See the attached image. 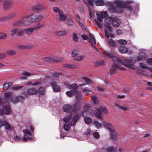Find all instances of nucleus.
<instances>
[{
  "label": "nucleus",
  "mask_w": 152,
  "mask_h": 152,
  "mask_svg": "<svg viewBox=\"0 0 152 152\" xmlns=\"http://www.w3.org/2000/svg\"><path fill=\"white\" fill-rule=\"evenodd\" d=\"M105 58H111L114 62V64H112V68L110 70V72L111 74L116 73V69L120 70H125V69L124 67L120 66L122 65H124L130 69H134V68L131 66L134 64L133 61L124 59L122 62L116 57L113 56L112 54H107L105 52Z\"/></svg>",
  "instance_id": "1"
},
{
  "label": "nucleus",
  "mask_w": 152,
  "mask_h": 152,
  "mask_svg": "<svg viewBox=\"0 0 152 152\" xmlns=\"http://www.w3.org/2000/svg\"><path fill=\"white\" fill-rule=\"evenodd\" d=\"M115 7H112L109 8L108 11L112 13L119 12L120 13L124 12V10H126V12H129L130 13H134V8L131 5H128L125 7V4L124 2L120 0H116L114 2Z\"/></svg>",
  "instance_id": "2"
},
{
  "label": "nucleus",
  "mask_w": 152,
  "mask_h": 152,
  "mask_svg": "<svg viewBox=\"0 0 152 152\" xmlns=\"http://www.w3.org/2000/svg\"><path fill=\"white\" fill-rule=\"evenodd\" d=\"M72 114L70 113L63 118L64 121L65 122L64 127L66 131L70 129L71 125L73 126L75 124L79 117V115H76L72 119Z\"/></svg>",
  "instance_id": "3"
},
{
  "label": "nucleus",
  "mask_w": 152,
  "mask_h": 152,
  "mask_svg": "<svg viewBox=\"0 0 152 152\" xmlns=\"http://www.w3.org/2000/svg\"><path fill=\"white\" fill-rule=\"evenodd\" d=\"M33 14L22 16L18 21L15 22L14 26H21L23 25H28L31 24L33 21L32 19Z\"/></svg>",
  "instance_id": "4"
},
{
  "label": "nucleus",
  "mask_w": 152,
  "mask_h": 152,
  "mask_svg": "<svg viewBox=\"0 0 152 152\" xmlns=\"http://www.w3.org/2000/svg\"><path fill=\"white\" fill-rule=\"evenodd\" d=\"M105 128L107 129L110 132V139L113 141L118 139V136L112 126L109 123L105 122Z\"/></svg>",
  "instance_id": "5"
},
{
  "label": "nucleus",
  "mask_w": 152,
  "mask_h": 152,
  "mask_svg": "<svg viewBox=\"0 0 152 152\" xmlns=\"http://www.w3.org/2000/svg\"><path fill=\"white\" fill-rule=\"evenodd\" d=\"M97 21L96 23L100 28H102L103 21L102 19L104 18V12L98 11L96 13Z\"/></svg>",
  "instance_id": "6"
},
{
  "label": "nucleus",
  "mask_w": 152,
  "mask_h": 152,
  "mask_svg": "<svg viewBox=\"0 0 152 152\" xmlns=\"http://www.w3.org/2000/svg\"><path fill=\"white\" fill-rule=\"evenodd\" d=\"M68 88L69 89H73L74 90V95L77 99H80L81 97V95L80 93L77 91V89L78 87L76 83H73L72 85H69L68 84Z\"/></svg>",
  "instance_id": "7"
},
{
  "label": "nucleus",
  "mask_w": 152,
  "mask_h": 152,
  "mask_svg": "<svg viewBox=\"0 0 152 152\" xmlns=\"http://www.w3.org/2000/svg\"><path fill=\"white\" fill-rule=\"evenodd\" d=\"M11 112L10 107L9 103L8 102H6L4 103L2 110L0 109V114H2L3 113L8 115Z\"/></svg>",
  "instance_id": "8"
},
{
  "label": "nucleus",
  "mask_w": 152,
  "mask_h": 152,
  "mask_svg": "<svg viewBox=\"0 0 152 152\" xmlns=\"http://www.w3.org/2000/svg\"><path fill=\"white\" fill-rule=\"evenodd\" d=\"M23 132L24 133V136L21 140L26 142L29 139H32L33 135L30 132L24 129H23Z\"/></svg>",
  "instance_id": "9"
},
{
  "label": "nucleus",
  "mask_w": 152,
  "mask_h": 152,
  "mask_svg": "<svg viewBox=\"0 0 152 152\" xmlns=\"http://www.w3.org/2000/svg\"><path fill=\"white\" fill-rule=\"evenodd\" d=\"M112 30V27L110 26H107L105 28V36L108 39H110V37H114V35L111 33Z\"/></svg>",
  "instance_id": "10"
},
{
  "label": "nucleus",
  "mask_w": 152,
  "mask_h": 152,
  "mask_svg": "<svg viewBox=\"0 0 152 152\" xmlns=\"http://www.w3.org/2000/svg\"><path fill=\"white\" fill-rule=\"evenodd\" d=\"M97 111L91 110H90V112L91 113H94V115L96 117L99 118H102L101 111H103L104 110V108L103 107H100L99 109H97Z\"/></svg>",
  "instance_id": "11"
},
{
  "label": "nucleus",
  "mask_w": 152,
  "mask_h": 152,
  "mask_svg": "<svg viewBox=\"0 0 152 152\" xmlns=\"http://www.w3.org/2000/svg\"><path fill=\"white\" fill-rule=\"evenodd\" d=\"M4 126L5 129L9 130L12 131L13 129V127L10 124L5 121H1L0 120V128Z\"/></svg>",
  "instance_id": "12"
},
{
  "label": "nucleus",
  "mask_w": 152,
  "mask_h": 152,
  "mask_svg": "<svg viewBox=\"0 0 152 152\" xmlns=\"http://www.w3.org/2000/svg\"><path fill=\"white\" fill-rule=\"evenodd\" d=\"M90 39H88V42L91 45V46L96 50L98 52L99 50L94 45L96 44V39L94 36L91 34H89Z\"/></svg>",
  "instance_id": "13"
},
{
  "label": "nucleus",
  "mask_w": 152,
  "mask_h": 152,
  "mask_svg": "<svg viewBox=\"0 0 152 152\" xmlns=\"http://www.w3.org/2000/svg\"><path fill=\"white\" fill-rule=\"evenodd\" d=\"M105 23L108 24L107 25H105V28H106L107 26H110V25L112 24L114 18L111 16H108V15L107 14V12L106 11H105Z\"/></svg>",
  "instance_id": "14"
},
{
  "label": "nucleus",
  "mask_w": 152,
  "mask_h": 152,
  "mask_svg": "<svg viewBox=\"0 0 152 152\" xmlns=\"http://www.w3.org/2000/svg\"><path fill=\"white\" fill-rule=\"evenodd\" d=\"M50 84L52 87L54 91L56 92H59L61 91V88L59 86L57 85V82L53 80L50 83Z\"/></svg>",
  "instance_id": "15"
},
{
  "label": "nucleus",
  "mask_w": 152,
  "mask_h": 152,
  "mask_svg": "<svg viewBox=\"0 0 152 152\" xmlns=\"http://www.w3.org/2000/svg\"><path fill=\"white\" fill-rule=\"evenodd\" d=\"M23 99V97L21 96H13L11 99V102L13 103L16 104L18 102L21 101Z\"/></svg>",
  "instance_id": "16"
},
{
  "label": "nucleus",
  "mask_w": 152,
  "mask_h": 152,
  "mask_svg": "<svg viewBox=\"0 0 152 152\" xmlns=\"http://www.w3.org/2000/svg\"><path fill=\"white\" fill-rule=\"evenodd\" d=\"M64 111L66 112H71L72 111V107L70 104H65L63 107Z\"/></svg>",
  "instance_id": "17"
},
{
  "label": "nucleus",
  "mask_w": 152,
  "mask_h": 152,
  "mask_svg": "<svg viewBox=\"0 0 152 152\" xmlns=\"http://www.w3.org/2000/svg\"><path fill=\"white\" fill-rule=\"evenodd\" d=\"M38 92V91L33 88H30L28 89L26 91L27 94L32 95L36 94Z\"/></svg>",
  "instance_id": "18"
},
{
  "label": "nucleus",
  "mask_w": 152,
  "mask_h": 152,
  "mask_svg": "<svg viewBox=\"0 0 152 152\" xmlns=\"http://www.w3.org/2000/svg\"><path fill=\"white\" fill-rule=\"evenodd\" d=\"M58 16L59 18V20L61 21H64L66 19V15L64 14L63 12H59Z\"/></svg>",
  "instance_id": "19"
},
{
  "label": "nucleus",
  "mask_w": 152,
  "mask_h": 152,
  "mask_svg": "<svg viewBox=\"0 0 152 152\" xmlns=\"http://www.w3.org/2000/svg\"><path fill=\"white\" fill-rule=\"evenodd\" d=\"M113 26L114 27H117L119 26L121 23L120 21L116 18H114L113 21Z\"/></svg>",
  "instance_id": "20"
},
{
  "label": "nucleus",
  "mask_w": 152,
  "mask_h": 152,
  "mask_svg": "<svg viewBox=\"0 0 152 152\" xmlns=\"http://www.w3.org/2000/svg\"><path fill=\"white\" fill-rule=\"evenodd\" d=\"M118 50L121 53H125L128 51L127 48L125 46H121L119 48Z\"/></svg>",
  "instance_id": "21"
},
{
  "label": "nucleus",
  "mask_w": 152,
  "mask_h": 152,
  "mask_svg": "<svg viewBox=\"0 0 152 152\" xmlns=\"http://www.w3.org/2000/svg\"><path fill=\"white\" fill-rule=\"evenodd\" d=\"M80 105L79 103H76L75 104L73 107L72 108V111L75 112L77 110H80Z\"/></svg>",
  "instance_id": "22"
},
{
  "label": "nucleus",
  "mask_w": 152,
  "mask_h": 152,
  "mask_svg": "<svg viewBox=\"0 0 152 152\" xmlns=\"http://www.w3.org/2000/svg\"><path fill=\"white\" fill-rule=\"evenodd\" d=\"M106 151L108 152H116L117 149L116 147L112 146L105 148Z\"/></svg>",
  "instance_id": "23"
},
{
  "label": "nucleus",
  "mask_w": 152,
  "mask_h": 152,
  "mask_svg": "<svg viewBox=\"0 0 152 152\" xmlns=\"http://www.w3.org/2000/svg\"><path fill=\"white\" fill-rule=\"evenodd\" d=\"M67 33V31H56L55 34L58 36H62L65 35Z\"/></svg>",
  "instance_id": "24"
},
{
  "label": "nucleus",
  "mask_w": 152,
  "mask_h": 152,
  "mask_svg": "<svg viewBox=\"0 0 152 152\" xmlns=\"http://www.w3.org/2000/svg\"><path fill=\"white\" fill-rule=\"evenodd\" d=\"M44 8L43 6L42 5L38 4L33 7V9L34 10H41L43 9Z\"/></svg>",
  "instance_id": "25"
},
{
  "label": "nucleus",
  "mask_w": 152,
  "mask_h": 152,
  "mask_svg": "<svg viewBox=\"0 0 152 152\" xmlns=\"http://www.w3.org/2000/svg\"><path fill=\"white\" fill-rule=\"evenodd\" d=\"M72 39L75 42H77L78 41L79 38L78 37L77 33L76 32H74L73 33Z\"/></svg>",
  "instance_id": "26"
},
{
  "label": "nucleus",
  "mask_w": 152,
  "mask_h": 152,
  "mask_svg": "<svg viewBox=\"0 0 152 152\" xmlns=\"http://www.w3.org/2000/svg\"><path fill=\"white\" fill-rule=\"evenodd\" d=\"M34 29V28H30L26 29H24V31L26 34L29 35L33 33Z\"/></svg>",
  "instance_id": "27"
},
{
  "label": "nucleus",
  "mask_w": 152,
  "mask_h": 152,
  "mask_svg": "<svg viewBox=\"0 0 152 152\" xmlns=\"http://www.w3.org/2000/svg\"><path fill=\"white\" fill-rule=\"evenodd\" d=\"M20 74L22 75H24L26 76H30L34 75V74L33 73H30L26 71H23L22 72L20 73Z\"/></svg>",
  "instance_id": "28"
},
{
  "label": "nucleus",
  "mask_w": 152,
  "mask_h": 152,
  "mask_svg": "<svg viewBox=\"0 0 152 152\" xmlns=\"http://www.w3.org/2000/svg\"><path fill=\"white\" fill-rule=\"evenodd\" d=\"M12 82L8 83H4L3 86V89L4 90H6L8 89L12 85Z\"/></svg>",
  "instance_id": "29"
},
{
  "label": "nucleus",
  "mask_w": 152,
  "mask_h": 152,
  "mask_svg": "<svg viewBox=\"0 0 152 152\" xmlns=\"http://www.w3.org/2000/svg\"><path fill=\"white\" fill-rule=\"evenodd\" d=\"M72 90L68 91L66 92V94L69 97H71L73 96L74 94V91L73 89H71Z\"/></svg>",
  "instance_id": "30"
},
{
  "label": "nucleus",
  "mask_w": 152,
  "mask_h": 152,
  "mask_svg": "<svg viewBox=\"0 0 152 152\" xmlns=\"http://www.w3.org/2000/svg\"><path fill=\"white\" fill-rule=\"evenodd\" d=\"M108 43L109 45H111L112 46L114 47L115 46L116 44L115 42L111 38L108 39Z\"/></svg>",
  "instance_id": "31"
},
{
  "label": "nucleus",
  "mask_w": 152,
  "mask_h": 152,
  "mask_svg": "<svg viewBox=\"0 0 152 152\" xmlns=\"http://www.w3.org/2000/svg\"><path fill=\"white\" fill-rule=\"evenodd\" d=\"M88 10L90 17L91 18H93L94 15V12L93 11V10L90 7H89L88 5Z\"/></svg>",
  "instance_id": "32"
},
{
  "label": "nucleus",
  "mask_w": 152,
  "mask_h": 152,
  "mask_svg": "<svg viewBox=\"0 0 152 152\" xmlns=\"http://www.w3.org/2000/svg\"><path fill=\"white\" fill-rule=\"evenodd\" d=\"M39 93L41 94L45 95V90L44 87H40L39 89Z\"/></svg>",
  "instance_id": "33"
},
{
  "label": "nucleus",
  "mask_w": 152,
  "mask_h": 152,
  "mask_svg": "<svg viewBox=\"0 0 152 152\" xmlns=\"http://www.w3.org/2000/svg\"><path fill=\"white\" fill-rule=\"evenodd\" d=\"M94 124L95 126L97 129L100 128L102 126V124L97 121H95L94 122Z\"/></svg>",
  "instance_id": "34"
},
{
  "label": "nucleus",
  "mask_w": 152,
  "mask_h": 152,
  "mask_svg": "<svg viewBox=\"0 0 152 152\" xmlns=\"http://www.w3.org/2000/svg\"><path fill=\"white\" fill-rule=\"evenodd\" d=\"M95 4L97 6L102 5L104 4L103 1L102 0H97L96 1Z\"/></svg>",
  "instance_id": "35"
},
{
  "label": "nucleus",
  "mask_w": 152,
  "mask_h": 152,
  "mask_svg": "<svg viewBox=\"0 0 152 152\" xmlns=\"http://www.w3.org/2000/svg\"><path fill=\"white\" fill-rule=\"evenodd\" d=\"M84 120L86 123L87 124H90L92 121L91 118L89 117H85L84 118Z\"/></svg>",
  "instance_id": "36"
},
{
  "label": "nucleus",
  "mask_w": 152,
  "mask_h": 152,
  "mask_svg": "<svg viewBox=\"0 0 152 152\" xmlns=\"http://www.w3.org/2000/svg\"><path fill=\"white\" fill-rule=\"evenodd\" d=\"M85 58V56L84 55L80 56H77L74 58V60L77 61H80Z\"/></svg>",
  "instance_id": "37"
},
{
  "label": "nucleus",
  "mask_w": 152,
  "mask_h": 152,
  "mask_svg": "<svg viewBox=\"0 0 152 152\" xmlns=\"http://www.w3.org/2000/svg\"><path fill=\"white\" fill-rule=\"evenodd\" d=\"M83 1L85 4H88V5L89 7H90L89 4L90 5V6H92L94 3L93 1L92 0H87V1L86 0H83Z\"/></svg>",
  "instance_id": "38"
},
{
  "label": "nucleus",
  "mask_w": 152,
  "mask_h": 152,
  "mask_svg": "<svg viewBox=\"0 0 152 152\" xmlns=\"http://www.w3.org/2000/svg\"><path fill=\"white\" fill-rule=\"evenodd\" d=\"M18 28H15L12 30L10 32V35L12 36L15 35L17 33Z\"/></svg>",
  "instance_id": "39"
},
{
  "label": "nucleus",
  "mask_w": 152,
  "mask_h": 152,
  "mask_svg": "<svg viewBox=\"0 0 152 152\" xmlns=\"http://www.w3.org/2000/svg\"><path fill=\"white\" fill-rule=\"evenodd\" d=\"M43 18L42 15L36 16L34 18V20L36 21H39L42 20Z\"/></svg>",
  "instance_id": "40"
},
{
  "label": "nucleus",
  "mask_w": 152,
  "mask_h": 152,
  "mask_svg": "<svg viewBox=\"0 0 152 152\" xmlns=\"http://www.w3.org/2000/svg\"><path fill=\"white\" fill-rule=\"evenodd\" d=\"M16 13L15 12H13L10 13L8 16H7L8 19H12L16 16Z\"/></svg>",
  "instance_id": "41"
},
{
  "label": "nucleus",
  "mask_w": 152,
  "mask_h": 152,
  "mask_svg": "<svg viewBox=\"0 0 152 152\" xmlns=\"http://www.w3.org/2000/svg\"><path fill=\"white\" fill-rule=\"evenodd\" d=\"M93 135L94 138L96 139H99L100 137V135L99 133L96 132H94Z\"/></svg>",
  "instance_id": "42"
},
{
  "label": "nucleus",
  "mask_w": 152,
  "mask_h": 152,
  "mask_svg": "<svg viewBox=\"0 0 152 152\" xmlns=\"http://www.w3.org/2000/svg\"><path fill=\"white\" fill-rule=\"evenodd\" d=\"M44 26V25L43 24L38 23L34 27V28L36 30H37L39 28H41Z\"/></svg>",
  "instance_id": "43"
},
{
  "label": "nucleus",
  "mask_w": 152,
  "mask_h": 152,
  "mask_svg": "<svg viewBox=\"0 0 152 152\" xmlns=\"http://www.w3.org/2000/svg\"><path fill=\"white\" fill-rule=\"evenodd\" d=\"M91 98L94 104L96 105V104L97 102V99L96 97L95 96H92Z\"/></svg>",
  "instance_id": "44"
},
{
  "label": "nucleus",
  "mask_w": 152,
  "mask_h": 152,
  "mask_svg": "<svg viewBox=\"0 0 152 152\" xmlns=\"http://www.w3.org/2000/svg\"><path fill=\"white\" fill-rule=\"evenodd\" d=\"M79 52L78 50H74L72 52V56L75 57L79 54Z\"/></svg>",
  "instance_id": "45"
},
{
  "label": "nucleus",
  "mask_w": 152,
  "mask_h": 152,
  "mask_svg": "<svg viewBox=\"0 0 152 152\" xmlns=\"http://www.w3.org/2000/svg\"><path fill=\"white\" fill-rule=\"evenodd\" d=\"M83 79L87 83L90 84L92 83V81L90 79H88L86 77H83Z\"/></svg>",
  "instance_id": "46"
},
{
  "label": "nucleus",
  "mask_w": 152,
  "mask_h": 152,
  "mask_svg": "<svg viewBox=\"0 0 152 152\" xmlns=\"http://www.w3.org/2000/svg\"><path fill=\"white\" fill-rule=\"evenodd\" d=\"M7 37L6 34L3 33H0V39H5Z\"/></svg>",
  "instance_id": "47"
},
{
  "label": "nucleus",
  "mask_w": 152,
  "mask_h": 152,
  "mask_svg": "<svg viewBox=\"0 0 152 152\" xmlns=\"http://www.w3.org/2000/svg\"><path fill=\"white\" fill-rule=\"evenodd\" d=\"M118 43L120 44H123L124 45H126L127 43V41L125 40L124 39H119L118 42Z\"/></svg>",
  "instance_id": "48"
},
{
  "label": "nucleus",
  "mask_w": 152,
  "mask_h": 152,
  "mask_svg": "<svg viewBox=\"0 0 152 152\" xmlns=\"http://www.w3.org/2000/svg\"><path fill=\"white\" fill-rule=\"evenodd\" d=\"M24 31L23 29H20L18 30V35L20 36H22L24 32Z\"/></svg>",
  "instance_id": "49"
},
{
  "label": "nucleus",
  "mask_w": 152,
  "mask_h": 152,
  "mask_svg": "<svg viewBox=\"0 0 152 152\" xmlns=\"http://www.w3.org/2000/svg\"><path fill=\"white\" fill-rule=\"evenodd\" d=\"M15 52L12 50H9L7 52V53L10 55H13L15 54Z\"/></svg>",
  "instance_id": "50"
},
{
  "label": "nucleus",
  "mask_w": 152,
  "mask_h": 152,
  "mask_svg": "<svg viewBox=\"0 0 152 152\" xmlns=\"http://www.w3.org/2000/svg\"><path fill=\"white\" fill-rule=\"evenodd\" d=\"M8 19L7 16H3L0 18V21L2 22H4L6 20Z\"/></svg>",
  "instance_id": "51"
},
{
  "label": "nucleus",
  "mask_w": 152,
  "mask_h": 152,
  "mask_svg": "<svg viewBox=\"0 0 152 152\" xmlns=\"http://www.w3.org/2000/svg\"><path fill=\"white\" fill-rule=\"evenodd\" d=\"M116 105L118 107L119 109H121L123 110H127V108L126 107H124L122 106H120L118 104H116Z\"/></svg>",
  "instance_id": "52"
},
{
  "label": "nucleus",
  "mask_w": 152,
  "mask_h": 152,
  "mask_svg": "<svg viewBox=\"0 0 152 152\" xmlns=\"http://www.w3.org/2000/svg\"><path fill=\"white\" fill-rule=\"evenodd\" d=\"M10 7V4L8 3H5L3 5V8L5 10H7Z\"/></svg>",
  "instance_id": "53"
},
{
  "label": "nucleus",
  "mask_w": 152,
  "mask_h": 152,
  "mask_svg": "<svg viewBox=\"0 0 152 152\" xmlns=\"http://www.w3.org/2000/svg\"><path fill=\"white\" fill-rule=\"evenodd\" d=\"M53 10L55 12H58V14L59 12H62V11L59 10L57 7H54L53 8Z\"/></svg>",
  "instance_id": "54"
},
{
  "label": "nucleus",
  "mask_w": 152,
  "mask_h": 152,
  "mask_svg": "<svg viewBox=\"0 0 152 152\" xmlns=\"http://www.w3.org/2000/svg\"><path fill=\"white\" fill-rule=\"evenodd\" d=\"M81 37L83 39L85 40H87L89 38L88 36H87L86 35L83 34L81 35Z\"/></svg>",
  "instance_id": "55"
},
{
  "label": "nucleus",
  "mask_w": 152,
  "mask_h": 152,
  "mask_svg": "<svg viewBox=\"0 0 152 152\" xmlns=\"http://www.w3.org/2000/svg\"><path fill=\"white\" fill-rule=\"evenodd\" d=\"M104 64V62L103 61L99 60L97 61L96 63V64L98 65H103Z\"/></svg>",
  "instance_id": "56"
},
{
  "label": "nucleus",
  "mask_w": 152,
  "mask_h": 152,
  "mask_svg": "<svg viewBox=\"0 0 152 152\" xmlns=\"http://www.w3.org/2000/svg\"><path fill=\"white\" fill-rule=\"evenodd\" d=\"M11 93L6 92L4 94V96L6 98H8L11 96Z\"/></svg>",
  "instance_id": "57"
},
{
  "label": "nucleus",
  "mask_w": 152,
  "mask_h": 152,
  "mask_svg": "<svg viewBox=\"0 0 152 152\" xmlns=\"http://www.w3.org/2000/svg\"><path fill=\"white\" fill-rule=\"evenodd\" d=\"M91 132V130L90 128H88L86 132H84V134L85 135H88L90 134Z\"/></svg>",
  "instance_id": "58"
},
{
  "label": "nucleus",
  "mask_w": 152,
  "mask_h": 152,
  "mask_svg": "<svg viewBox=\"0 0 152 152\" xmlns=\"http://www.w3.org/2000/svg\"><path fill=\"white\" fill-rule=\"evenodd\" d=\"M116 32L118 35H121L122 34L123 32L122 30L119 29H118L116 30Z\"/></svg>",
  "instance_id": "59"
},
{
  "label": "nucleus",
  "mask_w": 152,
  "mask_h": 152,
  "mask_svg": "<svg viewBox=\"0 0 152 152\" xmlns=\"http://www.w3.org/2000/svg\"><path fill=\"white\" fill-rule=\"evenodd\" d=\"M147 63L149 65L152 64V58L148 59L146 61Z\"/></svg>",
  "instance_id": "60"
},
{
  "label": "nucleus",
  "mask_w": 152,
  "mask_h": 152,
  "mask_svg": "<svg viewBox=\"0 0 152 152\" xmlns=\"http://www.w3.org/2000/svg\"><path fill=\"white\" fill-rule=\"evenodd\" d=\"M59 76V74L55 72L53 74V76L54 78H58Z\"/></svg>",
  "instance_id": "61"
},
{
  "label": "nucleus",
  "mask_w": 152,
  "mask_h": 152,
  "mask_svg": "<svg viewBox=\"0 0 152 152\" xmlns=\"http://www.w3.org/2000/svg\"><path fill=\"white\" fill-rule=\"evenodd\" d=\"M41 83V82L37 80L32 84V86H37Z\"/></svg>",
  "instance_id": "62"
},
{
  "label": "nucleus",
  "mask_w": 152,
  "mask_h": 152,
  "mask_svg": "<svg viewBox=\"0 0 152 152\" xmlns=\"http://www.w3.org/2000/svg\"><path fill=\"white\" fill-rule=\"evenodd\" d=\"M22 87V86H14L13 87H12V89H17L19 88H20Z\"/></svg>",
  "instance_id": "63"
},
{
  "label": "nucleus",
  "mask_w": 152,
  "mask_h": 152,
  "mask_svg": "<svg viewBox=\"0 0 152 152\" xmlns=\"http://www.w3.org/2000/svg\"><path fill=\"white\" fill-rule=\"evenodd\" d=\"M125 96L124 95H117V97L119 99H123L125 97Z\"/></svg>",
  "instance_id": "64"
}]
</instances>
